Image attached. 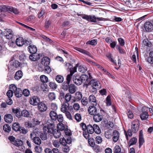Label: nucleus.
Masks as SVG:
<instances>
[{"label": "nucleus", "instance_id": "1", "mask_svg": "<svg viewBox=\"0 0 153 153\" xmlns=\"http://www.w3.org/2000/svg\"><path fill=\"white\" fill-rule=\"evenodd\" d=\"M0 9L1 10H7V11L10 13H13L17 14L19 13L18 10L16 8L9 6L2 5L0 6Z\"/></svg>", "mask_w": 153, "mask_h": 153}, {"label": "nucleus", "instance_id": "2", "mask_svg": "<svg viewBox=\"0 0 153 153\" xmlns=\"http://www.w3.org/2000/svg\"><path fill=\"white\" fill-rule=\"evenodd\" d=\"M72 108L71 106H69L68 102H64L61 104V111L63 113L68 111Z\"/></svg>", "mask_w": 153, "mask_h": 153}, {"label": "nucleus", "instance_id": "3", "mask_svg": "<svg viewBox=\"0 0 153 153\" xmlns=\"http://www.w3.org/2000/svg\"><path fill=\"white\" fill-rule=\"evenodd\" d=\"M89 84L91 85L92 87V89L94 90V91H96L97 88L100 87L99 82L94 79L91 80L89 82Z\"/></svg>", "mask_w": 153, "mask_h": 153}, {"label": "nucleus", "instance_id": "4", "mask_svg": "<svg viewBox=\"0 0 153 153\" xmlns=\"http://www.w3.org/2000/svg\"><path fill=\"white\" fill-rule=\"evenodd\" d=\"M39 99L37 97L33 96L30 98L29 102L31 105L36 106L39 104Z\"/></svg>", "mask_w": 153, "mask_h": 153}, {"label": "nucleus", "instance_id": "5", "mask_svg": "<svg viewBox=\"0 0 153 153\" xmlns=\"http://www.w3.org/2000/svg\"><path fill=\"white\" fill-rule=\"evenodd\" d=\"M139 122L137 120H135L132 122L131 129L133 133H136L138 131L139 128Z\"/></svg>", "mask_w": 153, "mask_h": 153}, {"label": "nucleus", "instance_id": "6", "mask_svg": "<svg viewBox=\"0 0 153 153\" xmlns=\"http://www.w3.org/2000/svg\"><path fill=\"white\" fill-rule=\"evenodd\" d=\"M144 27L147 32H150L153 30V25L150 22H146L144 24Z\"/></svg>", "mask_w": 153, "mask_h": 153}, {"label": "nucleus", "instance_id": "7", "mask_svg": "<svg viewBox=\"0 0 153 153\" xmlns=\"http://www.w3.org/2000/svg\"><path fill=\"white\" fill-rule=\"evenodd\" d=\"M4 33L6 38L8 39H11L13 36V31L10 29H6Z\"/></svg>", "mask_w": 153, "mask_h": 153}, {"label": "nucleus", "instance_id": "8", "mask_svg": "<svg viewBox=\"0 0 153 153\" xmlns=\"http://www.w3.org/2000/svg\"><path fill=\"white\" fill-rule=\"evenodd\" d=\"M38 105V108L39 111L41 112L45 111L47 109V107L45 104L41 102Z\"/></svg>", "mask_w": 153, "mask_h": 153}, {"label": "nucleus", "instance_id": "9", "mask_svg": "<svg viewBox=\"0 0 153 153\" xmlns=\"http://www.w3.org/2000/svg\"><path fill=\"white\" fill-rule=\"evenodd\" d=\"M4 119L5 121L8 123H10L13 121V117L10 114H7L5 115Z\"/></svg>", "mask_w": 153, "mask_h": 153}, {"label": "nucleus", "instance_id": "10", "mask_svg": "<svg viewBox=\"0 0 153 153\" xmlns=\"http://www.w3.org/2000/svg\"><path fill=\"white\" fill-rule=\"evenodd\" d=\"M73 80L74 82L77 85H79L82 83L80 77L78 76H76L75 74L73 76Z\"/></svg>", "mask_w": 153, "mask_h": 153}, {"label": "nucleus", "instance_id": "11", "mask_svg": "<svg viewBox=\"0 0 153 153\" xmlns=\"http://www.w3.org/2000/svg\"><path fill=\"white\" fill-rule=\"evenodd\" d=\"M113 140L114 142H116L119 139L120 134L117 130H114L113 132Z\"/></svg>", "mask_w": 153, "mask_h": 153}, {"label": "nucleus", "instance_id": "12", "mask_svg": "<svg viewBox=\"0 0 153 153\" xmlns=\"http://www.w3.org/2000/svg\"><path fill=\"white\" fill-rule=\"evenodd\" d=\"M29 58L32 61H35L39 59L40 54L37 53H34L29 56Z\"/></svg>", "mask_w": 153, "mask_h": 153}, {"label": "nucleus", "instance_id": "13", "mask_svg": "<svg viewBox=\"0 0 153 153\" xmlns=\"http://www.w3.org/2000/svg\"><path fill=\"white\" fill-rule=\"evenodd\" d=\"M88 111L89 114L91 115H94L96 114L97 109L95 106H90L88 108Z\"/></svg>", "mask_w": 153, "mask_h": 153}, {"label": "nucleus", "instance_id": "14", "mask_svg": "<svg viewBox=\"0 0 153 153\" xmlns=\"http://www.w3.org/2000/svg\"><path fill=\"white\" fill-rule=\"evenodd\" d=\"M77 88L76 86L73 84H71L69 85L68 91L70 93L73 94L77 90Z\"/></svg>", "mask_w": 153, "mask_h": 153}, {"label": "nucleus", "instance_id": "15", "mask_svg": "<svg viewBox=\"0 0 153 153\" xmlns=\"http://www.w3.org/2000/svg\"><path fill=\"white\" fill-rule=\"evenodd\" d=\"M50 59L48 57H43L41 60V63L45 66L48 65L50 64Z\"/></svg>", "mask_w": 153, "mask_h": 153}, {"label": "nucleus", "instance_id": "16", "mask_svg": "<svg viewBox=\"0 0 153 153\" xmlns=\"http://www.w3.org/2000/svg\"><path fill=\"white\" fill-rule=\"evenodd\" d=\"M33 131L30 134V137L31 139L33 140V138L36 137L38 135L39 132L38 131L39 129L38 128H34Z\"/></svg>", "mask_w": 153, "mask_h": 153}, {"label": "nucleus", "instance_id": "17", "mask_svg": "<svg viewBox=\"0 0 153 153\" xmlns=\"http://www.w3.org/2000/svg\"><path fill=\"white\" fill-rule=\"evenodd\" d=\"M89 102L94 105L96 106L97 104V100L95 97L93 95H91L88 98Z\"/></svg>", "mask_w": 153, "mask_h": 153}, {"label": "nucleus", "instance_id": "18", "mask_svg": "<svg viewBox=\"0 0 153 153\" xmlns=\"http://www.w3.org/2000/svg\"><path fill=\"white\" fill-rule=\"evenodd\" d=\"M16 43L17 46H22L25 43L24 39L21 37L17 38L16 40Z\"/></svg>", "mask_w": 153, "mask_h": 153}, {"label": "nucleus", "instance_id": "19", "mask_svg": "<svg viewBox=\"0 0 153 153\" xmlns=\"http://www.w3.org/2000/svg\"><path fill=\"white\" fill-rule=\"evenodd\" d=\"M13 144L16 146L18 147L22 146L21 148L19 149L21 151H23L24 150V148L22 147L23 143L21 140H16L14 142V143H13Z\"/></svg>", "mask_w": 153, "mask_h": 153}, {"label": "nucleus", "instance_id": "20", "mask_svg": "<svg viewBox=\"0 0 153 153\" xmlns=\"http://www.w3.org/2000/svg\"><path fill=\"white\" fill-rule=\"evenodd\" d=\"M29 52L31 53H36L37 51V49L35 46L33 45H29L28 47Z\"/></svg>", "mask_w": 153, "mask_h": 153}, {"label": "nucleus", "instance_id": "21", "mask_svg": "<svg viewBox=\"0 0 153 153\" xmlns=\"http://www.w3.org/2000/svg\"><path fill=\"white\" fill-rule=\"evenodd\" d=\"M143 131L142 130L140 131L139 133V146L140 147L143 145V143L144 142V140L143 136Z\"/></svg>", "mask_w": 153, "mask_h": 153}, {"label": "nucleus", "instance_id": "22", "mask_svg": "<svg viewBox=\"0 0 153 153\" xmlns=\"http://www.w3.org/2000/svg\"><path fill=\"white\" fill-rule=\"evenodd\" d=\"M142 113L140 115V117L142 120H145L146 119L149 115L148 112H146L144 110H143V108L142 109Z\"/></svg>", "mask_w": 153, "mask_h": 153}, {"label": "nucleus", "instance_id": "23", "mask_svg": "<svg viewBox=\"0 0 153 153\" xmlns=\"http://www.w3.org/2000/svg\"><path fill=\"white\" fill-rule=\"evenodd\" d=\"M102 116L100 114H96L94 115V119L96 122H100L102 120Z\"/></svg>", "mask_w": 153, "mask_h": 153}, {"label": "nucleus", "instance_id": "24", "mask_svg": "<svg viewBox=\"0 0 153 153\" xmlns=\"http://www.w3.org/2000/svg\"><path fill=\"white\" fill-rule=\"evenodd\" d=\"M81 81L82 83H87L89 82V78L88 76L85 74L82 75L80 77Z\"/></svg>", "mask_w": 153, "mask_h": 153}, {"label": "nucleus", "instance_id": "25", "mask_svg": "<svg viewBox=\"0 0 153 153\" xmlns=\"http://www.w3.org/2000/svg\"><path fill=\"white\" fill-rule=\"evenodd\" d=\"M75 49L77 51L85 55H86L89 56H91V53L85 50L78 48H76Z\"/></svg>", "mask_w": 153, "mask_h": 153}, {"label": "nucleus", "instance_id": "26", "mask_svg": "<svg viewBox=\"0 0 153 153\" xmlns=\"http://www.w3.org/2000/svg\"><path fill=\"white\" fill-rule=\"evenodd\" d=\"M104 135L107 139H109L111 138L112 136L111 130L109 129L105 131L104 133Z\"/></svg>", "mask_w": 153, "mask_h": 153}, {"label": "nucleus", "instance_id": "27", "mask_svg": "<svg viewBox=\"0 0 153 153\" xmlns=\"http://www.w3.org/2000/svg\"><path fill=\"white\" fill-rule=\"evenodd\" d=\"M12 111L13 112L16 114V116L17 117H21L22 116V112H21L19 109L18 108L16 109L13 108Z\"/></svg>", "mask_w": 153, "mask_h": 153}, {"label": "nucleus", "instance_id": "28", "mask_svg": "<svg viewBox=\"0 0 153 153\" xmlns=\"http://www.w3.org/2000/svg\"><path fill=\"white\" fill-rule=\"evenodd\" d=\"M52 134L55 138H59L61 135L60 131L58 129H55L53 130Z\"/></svg>", "mask_w": 153, "mask_h": 153}, {"label": "nucleus", "instance_id": "29", "mask_svg": "<svg viewBox=\"0 0 153 153\" xmlns=\"http://www.w3.org/2000/svg\"><path fill=\"white\" fill-rule=\"evenodd\" d=\"M57 113L54 111H51L50 113V116L52 120H56L57 117Z\"/></svg>", "mask_w": 153, "mask_h": 153}, {"label": "nucleus", "instance_id": "30", "mask_svg": "<svg viewBox=\"0 0 153 153\" xmlns=\"http://www.w3.org/2000/svg\"><path fill=\"white\" fill-rule=\"evenodd\" d=\"M15 96L18 98H20L22 97V90L20 88H18V89L14 93Z\"/></svg>", "mask_w": 153, "mask_h": 153}, {"label": "nucleus", "instance_id": "31", "mask_svg": "<svg viewBox=\"0 0 153 153\" xmlns=\"http://www.w3.org/2000/svg\"><path fill=\"white\" fill-rule=\"evenodd\" d=\"M94 131L97 134H100L101 132V130L98 126L96 124L93 125Z\"/></svg>", "mask_w": 153, "mask_h": 153}, {"label": "nucleus", "instance_id": "32", "mask_svg": "<svg viewBox=\"0 0 153 153\" xmlns=\"http://www.w3.org/2000/svg\"><path fill=\"white\" fill-rule=\"evenodd\" d=\"M22 76V73L21 71H18L16 73L15 75V78L16 79H19Z\"/></svg>", "mask_w": 153, "mask_h": 153}, {"label": "nucleus", "instance_id": "33", "mask_svg": "<svg viewBox=\"0 0 153 153\" xmlns=\"http://www.w3.org/2000/svg\"><path fill=\"white\" fill-rule=\"evenodd\" d=\"M20 124L18 123H15L13 125L12 128L15 131H18L20 128Z\"/></svg>", "mask_w": 153, "mask_h": 153}, {"label": "nucleus", "instance_id": "34", "mask_svg": "<svg viewBox=\"0 0 153 153\" xmlns=\"http://www.w3.org/2000/svg\"><path fill=\"white\" fill-rule=\"evenodd\" d=\"M72 95L70 93H68L66 94L65 95L64 98L65 100V101L64 102H68L70 101Z\"/></svg>", "mask_w": 153, "mask_h": 153}, {"label": "nucleus", "instance_id": "35", "mask_svg": "<svg viewBox=\"0 0 153 153\" xmlns=\"http://www.w3.org/2000/svg\"><path fill=\"white\" fill-rule=\"evenodd\" d=\"M49 100L52 101L55 100L56 98V96L55 94L53 92L50 93L48 95Z\"/></svg>", "mask_w": 153, "mask_h": 153}, {"label": "nucleus", "instance_id": "36", "mask_svg": "<svg viewBox=\"0 0 153 153\" xmlns=\"http://www.w3.org/2000/svg\"><path fill=\"white\" fill-rule=\"evenodd\" d=\"M70 83L67 82H64L62 84V88L64 90L67 91L68 88Z\"/></svg>", "mask_w": 153, "mask_h": 153}, {"label": "nucleus", "instance_id": "37", "mask_svg": "<svg viewBox=\"0 0 153 153\" xmlns=\"http://www.w3.org/2000/svg\"><path fill=\"white\" fill-rule=\"evenodd\" d=\"M32 140L34 143L38 145H39L41 143V140L38 137L33 138Z\"/></svg>", "mask_w": 153, "mask_h": 153}, {"label": "nucleus", "instance_id": "38", "mask_svg": "<svg viewBox=\"0 0 153 153\" xmlns=\"http://www.w3.org/2000/svg\"><path fill=\"white\" fill-rule=\"evenodd\" d=\"M93 126H92L91 125H89L87 127V131L90 134H92L94 132V128Z\"/></svg>", "mask_w": 153, "mask_h": 153}, {"label": "nucleus", "instance_id": "39", "mask_svg": "<svg viewBox=\"0 0 153 153\" xmlns=\"http://www.w3.org/2000/svg\"><path fill=\"white\" fill-rule=\"evenodd\" d=\"M143 45L149 47L151 46L152 45L151 43L147 39H145L143 41Z\"/></svg>", "mask_w": 153, "mask_h": 153}, {"label": "nucleus", "instance_id": "40", "mask_svg": "<svg viewBox=\"0 0 153 153\" xmlns=\"http://www.w3.org/2000/svg\"><path fill=\"white\" fill-rule=\"evenodd\" d=\"M57 128L59 131H63L65 130V127L62 123H59L57 124Z\"/></svg>", "mask_w": 153, "mask_h": 153}, {"label": "nucleus", "instance_id": "41", "mask_svg": "<svg viewBox=\"0 0 153 153\" xmlns=\"http://www.w3.org/2000/svg\"><path fill=\"white\" fill-rule=\"evenodd\" d=\"M56 80L58 82L61 83L63 82L64 78L62 76L58 75L56 76Z\"/></svg>", "mask_w": 153, "mask_h": 153}, {"label": "nucleus", "instance_id": "42", "mask_svg": "<svg viewBox=\"0 0 153 153\" xmlns=\"http://www.w3.org/2000/svg\"><path fill=\"white\" fill-rule=\"evenodd\" d=\"M7 11V10H1L0 9V21L2 20L3 18L6 16V15L5 12Z\"/></svg>", "mask_w": 153, "mask_h": 153}, {"label": "nucleus", "instance_id": "43", "mask_svg": "<svg viewBox=\"0 0 153 153\" xmlns=\"http://www.w3.org/2000/svg\"><path fill=\"white\" fill-rule=\"evenodd\" d=\"M114 153H121V149L118 145H117L114 149Z\"/></svg>", "mask_w": 153, "mask_h": 153}, {"label": "nucleus", "instance_id": "44", "mask_svg": "<svg viewBox=\"0 0 153 153\" xmlns=\"http://www.w3.org/2000/svg\"><path fill=\"white\" fill-rule=\"evenodd\" d=\"M82 97V93L79 91L75 93V98L76 100H81Z\"/></svg>", "mask_w": 153, "mask_h": 153}, {"label": "nucleus", "instance_id": "45", "mask_svg": "<svg viewBox=\"0 0 153 153\" xmlns=\"http://www.w3.org/2000/svg\"><path fill=\"white\" fill-rule=\"evenodd\" d=\"M3 129L5 131L9 132L10 131L11 127L8 124H5L3 126Z\"/></svg>", "mask_w": 153, "mask_h": 153}, {"label": "nucleus", "instance_id": "46", "mask_svg": "<svg viewBox=\"0 0 153 153\" xmlns=\"http://www.w3.org/2000/svg\"><path fill=\"white\" fill-rule=\"evenodd\" d=\"M40 79L42 82L45 83L47 82L48 80V78L44 75L40 76Z\"/></svg>", "mask_w": 153, "mask_h": 153}, {"label": "nucleus", "instance_id": "47", "mask_svg": "<svg viewBox=\"0 0 153 153\" xmlns=\"http://www.w3.org/2000/svg\"><path fill=\"white\" fill-rule=\"evenodd\" d=\"M49 86L51 89H55L57 88V85L56 83L53 82H51L49 83Z\"/></svg>", "mask_w": 153, "mask_h": 153}, {"label": "nucleus", "instance_id": "48", "mask_svg": "<svg viewBox=\"0 0 153 153\" xmlns=\"http://www.w3.org/2000/svg\"><path fill=\"white\" fill-rule=\"evenodd\" d=\"M96 143L98 144L101 143L102 141V137L100 136L96 137L95 139Z\"/></svg>", "mask_w": 153, "mask_h": 153}, {"label": "nucleus", "instance_id": "49", "mask_svg": "<svg viewBox=\"0 0 153 153\" xmlns=\"http://www.w3.org/2000/svg\"><path fill=\"white\" fill-rule=\"evenodd\" d=\"M22 116L26 117H28L30 115L29 112L26 110H24L22 111Z\"/></svg>", "mask_w": 153, "mask_h": 153}, {"label": "nucleus", "instance_id": "50", "mask_svg": "<svg viewBox=\"0 0 153 153\" xmlns=\"http://www.w3.org/2000/svg\"><path fill=\"white\" fill-rule=\"evenodd\" d=\"M25 126L26 128H33L34 126L33 124L29 122H25Z\"/></svg>", "mask_w": 153, "mask_h": 153}, {"label": "nucleus", "instance_id": "51", "mask_svg": "<svg viewBox=\"0 0 153 153\" xmlns=\"http://www.w3.org/2000/svg\"><path fill=\"white\" fill-rule=\"evenodd\" d=\"M81 102L83 105H86L88 104V99L85 97H83L82 99Z\"/></svg>", "mask_w": 153, "mask_h": 153}, {"label": "nucleus", "instance_id": "52", "mask_svg": "<svg viewBox=\"0 0 153 153\" xmlns=\"http://www.w3.org/2000/svg\"><path fill=\"white\" fill-rule=\"evenodd\" d=\"M132 132H133L131 131V129L128 130L127 132H126V131L125 132V134L126 136V138L127 140H128V136L130 137L132 135Z\"/></svg>", "mask_w": 153, "mask_h": 153}, {"label": "nucleus", "instance_id": "53", "mask_svg": "<svg viewBox=\"0 0 153 153\" xmlns=\"http://www.w3.org/2000/svg\"><path fill=\"white\" fill-rule=\"evenodd\" d=\"M137 141V139L136 138H132L129 141V144L130 145H132L136 144Z\"/></svg>", "mask_w": 153, "mask_h": 153}, {"label": "nucleus", "instance_id": "54", "mask_svg": "<svg viewBox=\"0 0 153 153\" xmlns=\"http://www.w3.org/2000/svg\"><path fill=\"white\" fill-rule=\"evenodd\" d=\"M54 125L53 124H50L49 125V127L48 132L51 133H52L53 130H54L53 128Z\"/></svg>", "mask_w": 153, "mask_h": 153}, {"label": "nucleus", "instance_id": "55", "mask_svg": "<svg viewBox=\"0 0 153 153\" xmlns=\"http://www.w3.org/2000/svg\"><path fill=\"white\" fill-rule=\"evenodd\" d=\"M52 144L54 147L58 148L60 146V143L59 141V142L57 140H54L52 141Z\"/></svg>", "mask_w": 153, "mask_h": 153}, {"label": "nucleus", "instance_id": "56", "mask_svg": "<svg viewBox=\"0 0 153 153\" xmlns=\"http://www.w3.org/2000/svg\"><path fill=\"white\" fill-rule=\"evenodd\" d=\"M33 124L34 126L39 125L41 121H40L37 119L34 118L33 119Z\"/></svg>", "mask_w": 153, "mask_h": 153}, {"label": "nucleus", "instance_id": "57", "mask_svg": "<svg viewBox=\"0 0 153 153\" xmlns=\"http://www.w3.org/2000/svg\"><path fill=\"white\" fill-rule=\"evenodd\" d=\"M79 71L82 73H84L87 70L86 68L82 66H80L79 68Z\"/></svg>", "mask_w": 153, "mask_h": 153}, {"label": "nucleus", "instance_id": "58", "mask_svg": "<svg viewBox=\"0 0 153 153\" xmlns=\"http://www.w3.org/2000/svg\"><path fill=\"white\" fill-rule=\"evenodd\" d=\"M10 90H11L14 93L18 89L15 85L13 84L10 85Z\"/></svg>", "mask_w": 153, "mask_h": 153}, {"label": "nucleus", "instance_id": "59", "mask_svg": "<svg viewBox=\"0 0 153 153\" xmlns=\"http://www.w3.org/2000/svg\"><path fill=\"white\" fill-rule=\"evenodd\" d=\"M107 105L110 106L111 105V98L109 96H108L106 99Z\"/></svg>", "mask_w": 153, "mask_h": 153}, {"label": "nucleus", "instance_id": "60", "mask_svg": "<svg viewBox=\"0 0 153 153\" xmlns=\"http://www.w3.org/2000/svg\"><path fill=\"white\" fill-rule=\"evenodd\" d=\"M57 119L59 123L62 122L63 120V117L62 115L61 114L58 115L57 117Z\"/></svg>", "mask_w": 153, "mask_h": 153}, {"label": "nucleus", "instance_id": "61", "mask_svg": "<svg viewBox=\"0 0 153 153\" xmlns=\"http://www.w3.org/2000/svg\"><path fill=\"white\" fill-rule=\"evenodd\" d=\"M75 118L76 120L78 122L80 121L81 120V115L78 113L75 114Z\"/></svg>", "mask_w": 153, "mask_h": 153}, {"label": "nucleus", "instance_id": "62", "mask_svg": "<svg viewBox=\"0 0 153 153\" xmlns=\"http://www.w3.org/2000/svg\"><path fill=\"white\" fill-rule=\"evenodd\" d=\"M73 107L75 110L78 111L79 110L80 107L79 103H75L73 105Z\"/></svg>", "mask_w": 153, "mask_h": 153}, {"label": "nucleus", "instance_id": "63", "mask_svg": "<svg viewBox=\"0 0 153 153\" xmlns=\"http://www.w3.org/2000/svg\"><path fill=\"white\" fill-rule=\"evenodd\" d=\"M44 72L46 73L49 74L51 71V69L48 65L45 66Z\"/></svg>", "mask_w": 153, "mask_h": 153}, {"label": "nucleus", "instance_id": "64", "mask_svg": "<svg viewBox=\"0 0 153 153\" xmlns=\"http://www.w3.org/2000/svg\"><path fill=\"white\" fill-rule=\"evenodd\" d=\"M24 95L26 97H28L30 94L29 90L27 89H25L22 92Z\"/></svg>", "mask_w": 153, "mask_h": 153}]
</instances>
